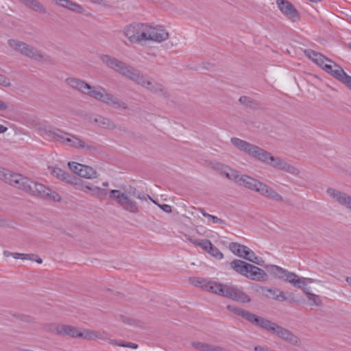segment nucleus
<instances>
[{"instance_id": "ddd939ff", "label": "nucleus", "mask_w": 351, "mask_h": 351, "mask_svg": "<svg viewBox=\"0 0 351 351\" xmlns=\"http://www.w3.org/2000/svg\"><path fill=\"white\" fill-rule=\"evenodd\" d=\"M265 329L276 334L279 337L293 345H298L300 343L299 338L293 335L291 331L274 322H271V321H269V322H267L265 324Z\"/></svg>"}, {"instance_id": "c756f323", "label": "nucleus", "mask_w": 351, "mask_h": 351, "mask_svg": "<svg viewBox=\"0 0 351 351\" xmlns=\"http://www.w3.org/2000/svg\"><path fill=\"white\" fill-rule=\"evenodd\" d=\"M224 288L225 285L208 280L204 289L222 296Z\"/></svg>"}, {"instance_id": "f257e3e1", "label": "nucleus", "mask_w": 351, "mask_h": 351, "mask_svg": "<svg viewBox=\"0 0 351 351\" xmlns=\"http://www.w3.org/2000/svg\"><path fill=\"white\" fill-rule=\"evenodd\" d=\"M215 169L219 171L221 174L225 175L227 178L234 180L240 186L254 191L261 195L276 202H282L284 201L282 196L272 187L258 180L246 175H240L237 171L221 163L217 164Z\"/></svg>"}, {"instance_id": "b1692460", "label": "nucleus", "mask_w": 351, "mask_h": 351, "mask_svg": "<svg viewBox=\"0 0 351 351\" xmlns=\"http://www.w3.org/2000/svg\"><path fill=\"white\" fill-rule=\"evenodd\" d=\"M50 173L52 176L59 179L60 180L66 182V183L71 185L73 184L74 180L76 178L75 176L70 175L69 173L58 167L51 168Z\"/></svg>"}, {"instance_id": "4be33fe9", "label": "nucleus", "mask_w": 351, "mask_h": 351, "mask_svg": "<svg viewBox=\"0 0 351 351\" xmlns=\"http://www.w3.org/2000/svg\"><path fill=\"white\" fill-rule=\"evenodd\" d=\"M53 3L76 14H83L85 11L84 7L78 3L71 0H51Z\"/></svg>"}, {"instance_id": "a19ab883", "label": "nucleus", "mask_w": 351, "mask_h": 351, "mask_svg": "<svg viewBox=\"0 0 351 351\" xmlns=\"http://www.w3.org/2000/svg\"><path fill=\"white\" fill-rule=\"evenodd\" d=\"M0 85H2L5 87H8L11 86L10 80L8 77L5 76L3 74L0 73Z\"/></svg>"}, {"instance_id": "09e8293b", "label": "nucleus", "mask_w": 351, "mask_h": 351, "mask_svg": "<svg viewBox=\"0 0 351 351\" xmlns=\"http://www.w3.org/2000/svg\"><path fill=\"white\" fill-rule=\"evenodd\" d=\"M248 97L243 96L240 97L239 101L241 103H246L248 101Z\"/></svg>"}, {"instance_id": "4468645a", "label": "nucleus", "mask_w": 351, "mask_h": 351, "mask_svg": "<svg viewBox=\"0 0 351 351\" xmlns=\"http://www.w3.org/2000/svg\"><path fill=\"white\" fill-rule=\"evenodd\" d=\"M30 186L32 190L27 192L28 193L39 196L44 199H52L55 202H59L61 199L58 193L52 191L49 188L41 183L32 180Z\"/></svg>"}, {"instance_id": "c03bdc74", "label": "nucleus", "mask_w": 351, "mask_h": 351, "mask_svg": "<svg viewBox=\"0 0 351 351\" xmlns=\"http://www.w3.org/2000/svg\"><path fill=\"white\" fill-rule=\"evenodd\" d=\"M8 104L0 100V111H5L8 109Z\"/></svg>"}, {"instance_id": "1a4fd4ad", "label": "nucleus", "mask_w": 351, "mask_h": 351, "mask_svg": "<svg viewBox=\"0 0 351 351\" xmlns=\"http://www.w3.org/2000/svg\"><path fill=\"white\" fill-rule=\"evenodd\" d=\"M109 193L110 198L115 200L123 210L133 214L139 212V207L135 199H141L140 195H136L134 192L130 193L115 189L110 190Z\"/></svg>"}, {"instance_id": "423d86ee", "label": "nucleus", "mask_w": 351, "mask_h": 351, "mask_svg": "<svg viewBox=\"0 0 351 351\" xmlns=\"http://www.w3.org/2000/svg\"><path fill=\"white\" fill-rule=\"evenodd\" d=\"M46 133L48 136L60 142L65 146L89 152L97 150V147L94 144L86 142L80 136L65 132L60 129L49 130Z\"/></svg>"}, {"instance_id": "6ab92c4d", "label": "nucleus", "mask_w": 351, "mask_h": 351, "mask_svg": "<svg viewBox=\"0 0 351 351\" xmlns=\"http://www.w3.org/2000/svg\"><path fill=\"white\" fill-rule=\"evenodd\" d=\"M326 193L335 202L351 211V196L333 188L328 189Z\"/></svg>"}, {"instance_id": "9d476101", "label": "nucleus", "mask_w": 351, "mask_h": 351, "mask_svg": "<svg viewBox=\"0 0 351 351\" xmlns=\"http://www.w3.org/2000/svg\"><path fill=\"white\" fill-rule=\"evenodd\" d=\"M123 34L132 44L146 42L147 23L130 24L124 28Z\"/></svg>"}, {"instance_id": "f3484780", "label": "nucleus", "mask_w": 351, "mask_h": 351, "mask_svg": "<svg viewBox=\"0 0 351 351\" xmlns=\"http://www.w3.org/2000/svg\"><path fill=\"white\" fill-rule=\"evenodd\" d=\"M222 296L241 302H250L251 298L241 289L235 286L225 285Z\"/></svg>"}, {"instance_id": "de8ad7c7", "label": "nucleus", "mask_w": 351, "mask_h": 351, "mask_svg": "<svg viewBox=\"0 0 351 351\" xmlns=\"http://www.w3.org/2000/svg\"><path fill=\"white\" fill-rule=\"evenodd\" d=\"M12 257L15 259H20L21 258V253L18 252H13Z\"/></svg>"}, {"instance_id": "58836bf2", "label": "nucleus", "mask_w": 351, "mask_h": 351, "mask_svg": "<svg viewBox=\"0 0 351 351\" xmlns=\"http://www.w3.org/2000/svg\"><path fill=\"white\" fill-rule=\"evenodd\" d=\"M184 237L186 239V240H188L189 242L193 243L194 245L202 247V243H203V240L193 239L191 236H190L189 234H185Z\"/></svg>"}, {"instance_id": "4c0bfd02", "label": "nucleus", "mask_w": 351, "mask_h": 351, "mask_svg": "<svg viewBox=\"0 0 351 351\" xmlns=\"http://www.w3.org/2000/svg\"><path fill=\"white\" fill-rule=\"evenodd\" d=\"M207 280V279L204 278H194L191 280V282L194 285L204 289V285H206Z\"/></svg>"}, {"instance_id": "473e14b6", "label": "nucleus", "mask_w": 351, "mask_h": 351, "mask_svg": "<svg viewBox=\"0 0 351 351\" xmlns=\"http://www.w3.org/2000/svg\"><path fill=\"white\" fill-rule=\"evenodd\" d=\"M64 325L56 323H51L45 325L44 329L49 332L59 335H63Z\"/></svg>"}, {"instance_id": "f03ea898", "label": "nucleus", "mask_w": 351, "mask_h": 351, "mask_svg": "<svg viewBox=\"0 0 351 351\" xmlns=\"http://www.w3.org/2000/svg\"><path fill=\"white\" fill-rule=\"evenodd\" d=\"M230 141L232 145L240 150L276 169L285 171L293 176H298L300 173L299 169L296 167L287 163L280 158L273 156L270 153L255 145L236 137L232 138Z\"/></svg>"}, {"instance_id": "412c9836", "label": "nucleus", "mask_w": 351, "mask_h": 351, "mask_svg": "<svg viewBox=\"0 0 351 351\" xmlns=\"http://www.w3.org/2000/svg\"><path fill=\"white\" fill-rule=\"evenodd\" d=\"M99 58L101 61L108 68L110 69L114 70V71L117 73H120V71L122 70L123 66L125 64V62L119 60V59L107 55V54H102L99 56Z\"/></svg>"}, {"instance_id": "aec40b11", "label": "nucleus", "mask_w": 351, "mask_h": 351, "mask_svg": "<svg viewBox=\"0 0 351 351\" xmlns=\"http://www.w3.org/2000/svg\"><path fill=\"white\" fill-rule=\"evenodd\" d=\"M276 3L282 13L289 19L294 21L300 19L299 12L291 2L286 0H277Z\"/></svg>"}, {"instance_id": "8fccbe9b", "label": "nucleus", "mask_w": 351, "mask_h": 351, "mask_svg": "<svg viewBox=\"0 0 351 351\" xmlns=\"http://www.w3.org/2000/svg\"><path fill=\"white\" fill-rule=\"evenodd\" d=\"M34 261H35L39 264L43 263V260L38 255H36L35 256V259H34Z\"/></svg>"}, {"instance_id": "bf43d9fd", "label": "nucleus", "mask_w": 351, "mask_h": 351, "mask_svg": "<svg viewBox=\"0 0 351 351\" xmlns=\"http://www.w3.org/2000/svg\"><path fill=\"white\" fill-rule=\"evenodd\" d=\"M309 1L313 2V3H318V2L321 1V0H309Z\"/></svg>"}, {"instance_id": "a18cd8bd", "label": "nucleus", "mask_w": 351, "mask_h": 351, "mask_svg": "<svg viewBox=\"0 0 351 351\" xmlns=\"http://www.w3.org/2000/svg\"><path fill=\"white\" fill-rule=\"evenodd\" d=\"M210 349L209 351H226L224 349H223L220 347L214 346H210Z\"/></svg>"}, {"instance_id": "864d4df0", "label": "nucleus", "mask_w": 351, "mask_h": 351, "mask_svg": "<svg viewBox=\"0 0 351 351\" xmlns=\"http://www.w3.org/2000/svg\"><path fill=\"white\" fill-rule=\"evenodd\" d=\"M3 254L6 257L12 256L13 252H10L8 251H4Z\"/></svg>"}, {"instance_id": "393cba45", "label": "nucleus", "mask_w": 351, "mask_h": 351, "mask_svg": "<svg viewBox=\"0 0 351 351\" xmlns=\"http://www.w3.org/2000/svg\"><path fill=\"white\" fill-rule=\"evenodd\" d=\"M241 317L245 319L246 320L254 323L258 326H261L263 328H265V324L267 322H269V320L265 319L263 317H260L254 315V313L245 311H243V314L241 315Z\"/></svg>"}, {"instance_id": "6e6552de", "label": "nucleus", "mask_w": 351, "mask_h": 351, "mask_svg": "<svg viewBox=\"0 0 351 351\" xmlns=\"http://www.w3.org/2000/svg\"><path fill=\"white\" fill-rule=\"evenodd\" d=\"M231 268L237 274L255 281H265L268 276L262 269L240 259L230 263Z\"/></svg>"}, {"instance_id": "f8f14e48", "label": "nucleus", "mask_w": 351, "mask_h": 351, "mask_svg": "<svg viewBox=\"0 0 351 351\" xmlns=\"http://www.w3.org/2000/svg\"><path fill=\"white\" fill-rule=\"evenodd\" d=\"M75 189L96 197H103L106 195L107 191L104 189L93 185L92 183L75 178L72 184Z\"/></svg>"}, {"instance_id": "a211bd4d", "label": "nucleus", "mask_w": 351, "mask_h": 351, "mask_svg": "<svg viewBox=\"0 0 351 351\" xmlns=\"http://www.w3.org/2000/svg\"><path fill=\"white\" fill-rule=\"evenodd\" d=\"M31 182L30 179L21 174L12 173L8 183L19 190L27 193L32 190Z\"/></svg>"}, {"instance_id": "2eb2a0df", "label": "nucleus", "mask_w": 351, "mask_h": 351, "mask_svg": "<svg viewBox=\"0 0 351 351\" xmlns=\"http://www.w3.org/2000/svg\"><path fill=\"white\" fill-rule=\"evenodd\" d=\"M169 33L162 26H152L147 24V41L161 43L169 38Z\"/></svg>"}, {"instance_id": "3c124183", "label": "nucleus", "mask_w": 351, "mask_h": 351, "mask_svg": "<svg viewBox=\"0 0 351 351\" xmlns=\"http://www.w3.org/2000/svg\"><path fill=\"white\" fill-rule=\"evenodd\" d=\"M27 260H30L34 261V259H35L36 254H28Z\"/></svg>"}, {"instance_id": "20e7f679", "label": "nucleus", "mask_w": 351, "mask_h": 351, "mask_svg": "<svg viewBox=\"0 0 351 351\" xmlns=\"http://www.w3.org/2000/svg\"><path fill=\"white\" fill-rule=\"evenodd\" d=\"M305 54L323 70L346 84L351 90V76L348 75L340 66L315 51L306 50Z\"/></svg>"}, {"instance_id": "79ce46f5", "label": "nucleus", "mask_w": 351, "mask_h": 351, "mask_svg": "<svg viewBox=\"0 0 351 351\" xmlns=\"http://www.w3.org/2000/svg\"><path fill=\"white\" fill-rule=\"evenodd\" d=\"M206 218L210 219L213 223H219V224H224L225 223L223 220L218 218L217 216L212 215L210 214H208V216H207Z\"/></svg>"}, {"instance_id": "ea45409f", "label": "nucleus", "mask_w": 351, "mask_h": 351, "mask_svg": "<svg viewBox=\"0 0 351 351\" xmlns=\"http://www.w3.org/2000/svg\"><path fill=\"white\" fill-rule=\"evenodd\" d=\"M227 308L230 311L234 313L235 315H237L240 317H241V315L243 314V311H244V309H243V308L236 307L234 306H231V305H228Z\"/></svg>"}, {"instance_id": "e433bc0d", "label": "nucleus", "mask_w": 351, "mask_h": 351, "mask_svg": "<svg viewBox=\"0 0 351 351\" xmlns=\"http://www.w3.org/2000/svg\"><path fill=\"white\" fill-rule=\"evenodd\" d=\"M12 172L9 170L0 167V180H3L5 182L8 183L10 179V176Z\"/></svg>"}, {"instance_id": "2f4dec72", "label": "nucleus", "mask_w": 351, "mask_h": 351, "mask_svg": "<svg viewBox=\"0 0 351 351\" xmlns=\"http://www.w3.org/2000/svg\"><path fill=\"white\" fill-rule=\"evenodd\" d=\"M22 1L29 8L35 12L40 13H46L47 10L38 0H22Z\"/></svg>"}, {"instance_id": "0eeeda50", "label": "nucleus", "mask_w": 351, "mask_h": 351, "mask_svg": "<svg viewBox=\"0 0 351 351\" xmlns=\"http://www.w3.org/2000/svg\"><path fill=\"white\" fill-rule=\"evenodd\" d=\"M119 74L138 83L139 85L152 92L159 93L163 90L162 84L155 82L152 79L143 75L140 71L125 63Z\"/></svg>"}, {"instance_id": "c85d7f7f", "label": "nucleus", "mask_w": 351, "mask_h": 351, "mask_svg": "<svg viewBox=\"0 0 351 351\" xmlns=\"http://www.w3.org/2000/svg\"><path fill=\"white\" fill-rule=\"evenodd\" d=\"M93 122L98 126L108 130H114L117 128L116 124L110 119L97 115L93 119Z\"/></svg>"}, {"instance_id": "13d9d810", "label": "nucleus", "mask_w": 351, "mask_h": 351, "mask_svg": "<svg viewBox=\"0 0 351 351\" xmlns=\"http://www.w3.org/2000/svg\"><path fill=\"white\" fill-rule=\"evenodd\" d=\"M306 280L308 283H312L314 282V280L312 278H306Z\"/></svg>"}, {"instance_id": "39448f33", "label": "nucleus", "mask_w": 351, "mask_h": 351, "mask_svg": "<svg viewBox=\"0 0 351 351\" xmlns=\"http://www.w3.org/2000/svg\"><path fill=\"white\" fill-rule=\"evenodd\" d=\"M269 267L271 268L270 271L276 278L287 281L298 288L302 289L307 295L308 300L311 302V304H314L315 306L322 305V302L319 298V296L310 292L309 288L305 287L304 282H302L300 279L299 276L295 273L289 271L288 270L277 265H270Z\"/></svg>"}, {"instance_id": "a878e982", "label": "nucleus", "mask_w": 351, "mask_h": 351, "mask_svg": "<svg viewBox=\"0 0 351 351\" xmlns=\"http://www.w3.org/2000/svg\"><path fill=\"white\" fill-rule=\"evenodd\" d=\"M86 329H80L71 325H64L63 335H69L74 338H83L85 337Z\"/></svg>"}, {"instance_id": "4d7b16f0", "label": "nucleus", "mask_w": 351, "mask_h": 351, "mask_svg": "<svg viewBox=\"0 0 351 351\" xmlns=\"http://www.w3.org/2000/svg\"><path fill=\"white\" fill-rule=\"evenodd\" d=\"M102 186H104V187H108L109 186V182H104L102 183Z\"/></svg>"}, {"instance_id": "72a5a7b5", "label": "nucleus", "mask_w": 351, "mask_h": 351, "mask_svg": "<svg viewBox=\"0 0 351 351\" xmlns=\"http://www.w3.org/2000/svg\"><path fill=\"white\" fill-rule=\"evenodd\" d=\"M246 246L237 243H231L229 245L230 250L236 256L241 258Z\"/></svg>"}, {"instance_id": "603ef678", "label": "nucleus", "mask_w": 351, "mask_h": 351, "mask_svg": "<svg viewBox=\"0 0 351 351\" xmlns=\"http://www.w3.org/2000/svg\"><path fill=\"white\" fill-rule=\"evenodd\" d=\"M27 256H29L28 254L21 253V258H20V259L27 260Z\"/></svg>"}, {"instance_id": "5701e85b", "label": "nucleus", "mask_w": 351, "mask_h": 351, "mask_svg": "<svg viewBox=\"0 0 351 351\" xmlns=\"http://www.w3.org/2000/svg\"><path fill=\"white\" fill-rule=\"evenodd\" d=\"M201 248L217 260H221L223 258V254L217 247L213 245L211 241L208 239L203 240Z\"/></svg>"}, {"instance_id": "6e6d98bb", "label": "nucleus", "mask_w": 351, "mask_h": 351, "mask_svg": "<svg viewBox=\"0 0 351 351\" xmlns=\"http://www.w3.org/2000/svg\"><path fill=\"white\" fill-rule=\"evenodd\" d=\"M200 213L205 217H207V216H208V214H209V213H206L204 209H201Z\"/></svg>"}, {"instance_id": "f704fd0d", "label": "nucleus", "mask_w": 351, "mask_h": 351, "mask_svg": "<svg viewBox=\"0 0 351 351\" xmlns=\"http://www.w3.org/2000/svg\"><path fill=\"white\" fill-rule=\"evenodd\" d=\"M110 343L113 346H117L132 349L138 348V344L129 341H123L121 340H110Z\"/></svg>"}, {"instance_id": "9b49d317", "label": "nucleus", "mask_w": 351, "mask_h": 351, "mask_svg": "<svg viewBox=\"0 0 351 351\" xmlns=\"http://www.w3.org/2000/svg\"><path fill=\"white\" fill-rule=\"evenodd\" d=\"M8 45L21 55L35 60L41 61L45 58V55L42 51L22 41L10 39L8 40Z\"/></svg>"}, {"instance_id": "5fc2aeb1", "label": "nucleus", "mask_w": 351, "mask_h": 351, "mask_svg": "<svg viewBox=\"0 0 351 351\" xmlns=\"http://www.w3.org/2000/svg\"><path fill=\"white\" fill-rule=\"evenodd\" d=\"M93 3L102 4L104 3L103 0H90Z\"/></svg>"}, {"instance_id": "dca6fc26", "label": "nucleus", "mask_w": 351, "mask_h": 351, "mask_svg": "<svg viewBox=\"0 0 351 351\" xmlns=\"http://www.w3.org/2000/svg\"><path fill=\"white\" fill-rule=\"evenodd\" d=\"M68 166L71 171L77 174L80 177L86 179H94L98 176L97 172L91 167L75 162H69Z\"/></svg>"}, {"instance_id": "c9c22d12", "label": "nucleus", "mask_w": 351, "mask_h": 351, "mask_svg": "<svg viewBox=\"0 0 351 351\" xmlns=\"http://www.w3.org/2000/svg\"><path fill=\"white\" fill-rule=\"evenodd\" d=\"M192 346L195 349L199 351H209L211 345L199 341H195L193 342Z\"/></svg>"}, {"instance_id": "37998d69", "label": "nucleus", "mask_w": 351, "mask_h": 351, "mask_svg": "<svg viewBox=\"0 0 351 351\" xmlns=\"http://www.w3.org/2000/svg\"><path fill=\"white\" fill-rule=\"evenodd\" d=\"M160 208L162 210H164L165 213H169L171 212V206L168 204H162L160 206Z\"/></svg>"}, {"instance_id": "bb28decb", "label": "nucleus", "mask_w": 351, "mask_h": 351, "mask_svg": "<svg viewBox=\"0 0 351 351\" xmlns=\"http://www.w3.org/2000/svg\"><path fill=\"white\" fill-rule=\"evenodd\" d=\"M242 258L250 261L257 265L263 266L265 261L260 256L255 254L254 252L246 246L244 250Z\"/></svg>"}, {"instance_id": "7c9ffc66", "label": "nucleus", "mask_w": 351, "mask_h": 351, "mask_svg": "<svg viewBox=\"0 0 351 351\" xmlns=\"http://www.w3.org/2000/svg\"><path fill=\"white\" fill-rule=\"evenodd\" d=\"M263 291V294L269 298L276 300L278 301H285L287 300V297L285 293L282 291H279L277 289H271L269 288H262Z\"/></svg>"}, {"instance_id": "cd10ccee", "label": "nucleus", "mask_w": 351, "mask_h": 351, "mask_svg": "<svg viewBox=\"0 0 351 351\" xmlns=\"http://www.w3.org/2000/svg\"><path fill=\"white\" fill-rule=\"evenodd\" d=\"M84 339L86 340H106L108 334L104 330H93L86 329Z\"/></svg>"}, {"instance_id": "7ed1b4c3", "label": "nucleus", "mask_w": 351, "mask_h": 351, "mask_svg": "<svg viewBox=\"0 0 351 351\" xmlns=\"http://www.w3.org/2000/svg\"><path fill=\"white\" fill-rule=\"evenodd\" d=\"M66 83L71 88L96 100L100 101L117 108H125L126 104L118 97L106 91L102 86H91L82 80L76 77H68Z\"/></svg>"}, {"instance_id": "49530a36", "label": "nucleus", "mask_w": 351, "mask_h": 351, "mask_svg": "<svg viewBox=\"0 0 351 351\" xmlns=\"http://www.w3.org/2000/svg\"><path fill=\"white\" fill-rule=\"evenodd\" d=\"M8 130V128L3 125L0 124V134L5 133Z\"/></svg>"}]
</instances>
